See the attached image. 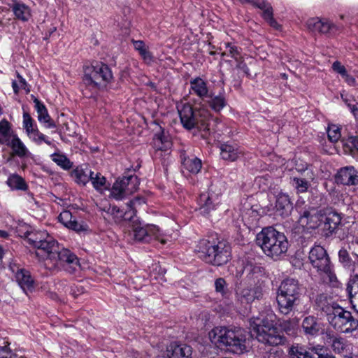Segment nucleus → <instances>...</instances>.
I'll use <instances>...</instances> for the list:
<instances>
[{
    "mask_svg": "<svg viewBox=\"0 0 358 358\" xmlns=\"http://www.w3.org/2000/svg\"><path fill=\"white\" fill-rule=\"evenodd\" d=\"M320 28V29L319 33L322 34H327L331 30H332L334 29H337V26L332 22L329 21L328 19L323 18V19H321Z\"/></svg>",
    "mask_w": 358,
    "mask_h": 358,
    "instance_id": "49530a36",
    "label": "nucleus"
},
{
    "mask_svg": "<svg viewBox=\"0 0 358 358\" xmlns=\"http://www.w3.org/2000/svg\"><path fill=\"white\" fill-rule=\"evenodd\" d=\"M238 301L243 304H248L252 302L256 296V292L249 287H240L236 292Z\"/></svg>",
    "mask_w": 358,
    "mask_h": 358,
    "instance_id": "7c9ffc66",
    "label": "nucleus"
},
{
    "mask_svg": "<svg viewBox=\"0 0 358 358\" xmlns=\"http://www.w3.org/2000/svg\"><path fill=\"white\" fill-rule=\"evenodd\" d=\"M266 20L268 21V22L270 24L271 26L275 29L279 28V24L277 23V22L273 19V12L269 13L268 11L266 13V16L264 17Z\"/></svg>",
    "mask_w": 358,
    "mask_h": 358,
    "instance_id": "bf43d9fd",
    "label": "nucleus"
},
{
    "mask_svg": "<svg viewBox=\"0 0 358 358\" xmlns=\"http://www.w3.org/2000/svg\"><path fill=\"white\" fill-rule=\"evenodd\" d=\"M45 266L52 271L63 269L69 273H73L80 267V263L75 254L68 249L59 247L56 255H54V258L45 262Z\"/></svg>",
    "mask_w": 358,
    "mask_h": 358,
    "instance_id": "9d476101",
    "label": "nucleus"
},
{
    "mask_svg": "<svg viewBox=\"0 0 358 358\" xmlns=\"http://www.w3.org/2000/svg\"><path fill=\"white\" fill-rule=\"evenodd\" d=\"M137 201H138V199L130 201L127 204L128 210H126L124 214L117 206H112L108 209V210L114 216L115 222H120L122 220L130 221L135 217L136 213L133 206Z\"/></svg>",
    "mask_w": 358,
    "mask_h": 358,
    "instance_id": "6ab92c4d",
    "label": "nucleus"
},
{
    "mask_svg": "<svg viewBox=\"0 0 358 358\" xmlns=\"http://www.w3.org/2000/svg\"><path fill=\"white\" fill-rule=\"evenodd\" d=\"M208 97L210 99L208 101V102L210 107L216 112L220 111L227 105L225 97L222 94H219L215 96H211L209 95Z\"/></svg>",
    "mask_w": 358,
    "mask_h": 358,
    "instance_id": "e433bc0d",
    "label": "nucleus"
},
{
    "mask_svg": "<svg viewBox=\"0 0 358 358\" xmlns=\"http://www.w3.org/2000/svg\"><path fill=\"white\" fill-rule=\"evenodd\" d=\"M329 139L332 142H336L341 138L340 128L336 125H331L329 127L328 131Z\"/></svg>",
    "mask_w": 358,
    "mask_h": 358,
    "instance_id": "8fccbe9b",
    "label": "nucleus"
},
{
    "mask_svg": "<svg viewBox=\"0 0 358 358\" xmlns=\"http://www.w3.org/2000/svg\"><path fill=\"white\" fill-rule=\"evenodd\" d=\"M215 288L217 293L221 294L222 296H226L228 292L227 285L225 280L222 278H219L215 281Z\"/></svg>",
    "mask_w": 358,
    "mask_h": 358,
    "instance_id": "a18cd8bd",
    "label": "nucleus"
},
{
    "mask_svg": "<svg viewBox=\"0 0 358 358\" xmlns=\"http://www.w3.org/2000/svg\"><path fill=\"white\" fill-rule=\"evenodd\" d=\"M12 136L9 122L6 120L0 121V144H6Z\"/></svg>",
    "mask_w": 358,
    "mask_h": 358,
    "instance_id": "4c0bfd02",
    "label": "nucleus"
},
{
    "mask_svg": "<svg viewBox=\"0 0 358 358\" xmlns=\"http://www.w3.org/2000/svg\"><path fill=\"white\" fill-rule=\"evenodd\" d=\"M15 19L22 22H27L31 17V8L25 3L18 0H12L9 4Z\"/></svg>",
    "mask_w": 358,
    "mask_h": 358,
    "instance_id": "dca6fc26",
    "label": "nucleus"
},
{
    "mask_svg": "<svg viewBox=\"0 0 358 358\" xmlns=\"http://www.w3.org/2000/svg\"><path fill=\"white\" fill-rule=\"evenodd\" d=\"M302 287L294 278L284 280L278 287L276 296L278 310L288 315L298 306L302 295Z\"/></svg>",
    "mask_w": 358,
    "mask_h": 358,
    "instance_id": "423d86ee",
    "label": "nucleus"
},
{
    "mask_svg": "<svg viewBox=\"0 0 358 358\" xmlns=\"http://www.w3.org/2000/svg\"><path fill=\"white\" fill-rule=\"evenodd\" d=\"M212 341L219 346H226L229 351L242 354L247 350L248 334L243 329H229L225 327H215L210 333Z\"/></svg>",
    "mask_w": 358,
    "mask_h": 358,
    "instance_id": "f03ea898",
    "label": "nucleus"
},
{
    "mask_svg": "<svg viewBox=\"0 0 358 358\" xmlns=\"http://www.w3.org/2000/svg\"><path fill=\"white\" fill-rule=\"evenodd\" d=\"M51 159L58 166L65 170L70 169L72 166V163L64 155L55 153L51 155Z\"/></svg>",
    "mask_w": 358,
    "mask_h": 358,
    "instance_id": "79ce46f5",
    "label": "nucleus"
},
{
    "mask_svg": "<svg viewBox=\"0 0 358 358\" xmlns=\"http://www.w3.org/2000/svg\"><path fill=\"white\" fill-rule=\"evenodd\" d=\"M302 328L306 334L315 336L319 333L320 325L315 317L308 316L303 320Z\"/></svg>",
    "mask_w": 358,
    "mask_h": 358,
    "instance_id": "bb28decb",
    "label": "nucleus"
},
{
    "mask_svg": "<svg viewBox=\"0 0 358 358\" xmlns=\"http://www.w3.org/2000/svg\"><path fill=\"white\" fill-rule=\"evenodd\" d=\"M346 291L348 292L350 303L353 309L358 313V276H355L350 279L347 285Z\"/></svg>",
    "mask_w": 358,
    "mask_h": 358,
    "instance_id": "393cba45",
    "label": "nucleus"
},
{
    "mask_svg": "<svg viewBox=\"0 0 358 358\" xmlns=\"http://www.w3.org/2000/svg\"><path fill=\"white\" fill-rule=\"evenodd\" d=\"M289 355L291 358H313L310 352L299 345L292 346L289 350Z\"/></svg>",
    "mask_w": 358,
    "mask_h": 358,
    "instance_id": "a19ab883",
    "label": "nucleus"
},
{
    "mask_svg": "<svg viewBox=\"0 0 358 358\" xmlns=\"http://www.w3.org/2000/svg\"><path fill=\"white\" fill-rule=\"evenodd\" d=\"M12 87H13V91H14V92L15 94H17L19 90H20V89H21L20 85H19V83H17L16 81H13V82Z\"/></svg>",
    "mask_w": 358,
    "mask_h": 358,
    "instance_id": "338daca9",
    "label": "nucleus"
},
{
    "mask_svg": "<svg viewBox=\"0 0 358 358\" xmlns=\"http://www.w3.org/2000/svg\"><path fill=\"white\" fill-rule=\"evenodd\" d=\"M6 145L11 148L14 155L20 158L27 156L29 153V150L25 145L16 135H13L12 138Z\"/></svg>",
    "mask_w": 358,
    "mask_h": 358,
    "instance_id": "b1692460",
    "label": "nucleus"
},
{
    "mask_svg": "<svg viewBox=\"0 0 358 358\" xmlns=\"http://www.w3.org/2000/svg\"><path fill=\"white\" fill-rule=\"evenodd\" d=\"M240 153L236 145L222 144L220 146V155L224 160L234 162L238 159Z\"/></svg>",
    "mask_w": 358,
    "mask_h": 358,
    "instance_id": "c85d7f7f",
    "label": "nucleus"
},
{
    "mask_svg": "<svg viewBox=\"0 0 358 358\" xmlns=\"http://www.w3.org/2000/svg\"><path fill=\"white\" fill-rule=\"evenodd\" d=\"M120 181L124 187V191L127 195H130L135 192L139 185V181L136 176L131 175L127 177H123Z\"/></svg>",
    "mask_w": 358,
    "mask_h": 358,
    "instance_id": "2f4dec72",
    "label": "nucleus"
},
{
    "mask_svg": "<svg viewBox=\"0 0 358 358\" xmlns=\"http://www.w3.org/2000/svg\"><path fill=\"white\" fill-rule=\"evenodd\" d=\"M196 251L203 261L217 266L226 264L231 257L230 245L224 241L201 240Z\"/></svg>",
    "mask_w": 358,
    "mask_h": 358,
    "instance_id": "20e7f679",
    "label": "nucleus"
},
{
    "mask_svg": "<svg viewBox=\"0 0 358 358\" xmlns=\"http://www.w3.org/2000/svg\"><path fill=\"white\" fill-rule=\"evenodd\" d=\"M236 67L239 69H241L245 74H249V69L247 66L246 64L244 63L243 62H239L237 64Z\"/></svg>",
    "mask_w": 358,
    "mask_h": 358,
    "instance_id": "e2e57ef3",
    "label": "nucleus"
},
{
    "mask_svg": "<svg viewBox=\"0 0 358 358\" xmlns=\"http://www.w3.org/2000/svg\"><path fill=\"white\" fill-rule=\"evenodd\" d=\"M332 69L335 72L338 73L341 76H343L347 72L345 67L338 61H336L333 63Z\"/></svg>",
    "mask_w": 358,
    "mask_h": 358,
    "instance_id": "6e6d98bb",
    "label": "nucleus"
},
{
    "mask_svg": "<svg viewBox=\"0 0 358 358\" xmlns=\"http://www.w3.org/2000/svg\"><path fill=\"white\" fill-rule=\"evenodd\" d=\"M113 79V73L109 66L99 63L86 66L84 69L83 83L94 88L105 87Z\"/></svg>",
    "mask_w": 358,
    "mask_h": 358,
    "instance_id": "9b49d317",
    "label": "nucleus"
},
{
    "mask_svg": "<svg viewBox=\"0 0 358 358\" xmlns=\"http://www.w3.org/2000/svg\"><path fill=\"white\" fill-rule=\"evenodd\" d=\"M110 195L116 200L122 199L125 196H128L124 191V187H123L120 180H117L113 184L110 191Z\"/></svg>",
    "mask_w": 358,
    "mask_h": 358,
    "instance_id": "58836bf2",
    "label": "nucleus"
},
{
    "mask_svg": "<svg viewBox=\"0 0 358 358\" xmlns=\"http://www.w3.org/2000/svg\"><path fill=\"white\" fill-rule=\"evenodd\" d=\"M292 210V203L288 195L285 194H279L277 196L275 202V210L278 215L282 217L288 216Z\"/></svg>",
    "mask_w": 358,
    "mask_h": 358,
    "instance_id": "aec40b11",
    "label": "nucleus"
},
{
    "mask_svg": "<svg viewBox=\"0 0 358 358\" xmlns=\"http://www.w3.org/2000/svg\"><path fill=\"white\" fill-rule=\"evenodd\" d=\"M182 164L183 169L188 172L196 174L198 173L201 169V162L199 159L195 157H182Z\"/></svg>",
    "mask_w": 358,
    "mask_h": 358,
    "instance_id": "cd10ccee",
    "label": "nucleus"
},
{
    "mask_svg": "<svg viewBox=\"0 0 358 358\" xmlns=\"http://www.w3.org/2000/svg\"><path fill=\"white\" fill-rule=\"evenodd\" d=\"M321 19L319 17H313L308 20L306 22L307 28L312 32H320Z\"/></svg>",
    "mask_w": 358,
    "mask_h": 358,
    "instance_id": "864d4df0",
    "label": "nucleus"
},
{
    "mask_svg": "<svg viewBox=\"0 0 358 358\" xmlns=\"http://www.w3.org/2000/svg\"><path fill=\"white\" fill-rule=\"evenodd\" d=\"M342 78L344 79L345 82L350 86L355 87L358 85L356 79L352 76L348 74V72H346L342 76Z\"/></svg>",
    "mask_w": 358,
    "mask_h": 358,
    "instance_id": "4d7b16f0",
    "label": "nucleus"
},
{
    "mask_svg": "<svg viewBox=\"0 0 358 358\" xmlns=\"http://www.w3.org/2000/svg\"><path fill=\"white\" fill-rule=\"evenodd\" d=\"M337 183L345 185H355L358 184V175L357 171L352 166L342 168L336 174Z\"/></svg>",
    "mask_w": 358,
    "mask_h": 358,
    "instance_id": "4468645a",
    "label": "nucleus"
},
{
    "mask_svg": "<svg viewBox=\"0 0 358 358\" xmlns=\"http://www.w3.org/2000/svg\"><path fill=\"white\" fill-rule=\"evenodd\" d=\"M250 328L259 342L270 345H278L284 342L281 331L275 327L273 321L267 316L251 318Z\"/></svg>",
    "mask_w": 358,
    "mask_h": 358,
    "instance_id": "0eeeda50",
    "label": "nucleus"
},
{
    "mask_svg": "<svg viewBox=\"0 0 358 358\" xmlns=\"http://www.w3.org/2000/svg\"><path fill=\"white\" fill-rule=\"evenodd\" d=\"M190 92L201 99L209 96V90L207 82L200 77L192 78L189 81Z\"/></svg>",
    "mask_w": 358,
    "mask_h": 358,
    "instance_id": "a211bd4d",
    "label": "nucleus"
},
{
    "mask_svg": "<svg viewBox=\"0 0 358 358\" xmlns=\"http://www.w3.org/2000/svg\"><path fill=\"white\" fill-rule=\"evenodd\" d=\"M344 101H345L350 108L351 112L353 113L354 116L356 118H358V101L355 103H348V101L346 99H343Z\"/></svg>",
    "mask_w": 358,
    "mask_h": 358,
    "instance_id": "052dcab7",
    "label": "nucleus"
},
{
    "mask_svg": "<svg viewBox=\"0 0 358 358\" xmlns=\"http://www.w3.org/2000/svg\"><path fill=\"white\" fill-rule=\"evenodd\" d=\"M74 218L75 217H73L69 210H64L58 216L59 221L66 227H68Z\"/></svg>",
    "mask_w": 358,
    "mask_h": 358,
    "instance_id": "603ef678",
    "label": "nucleus"
},
{
    "mask_svg": "<svg viewBox=\"0 0 358 358\" xmlns=\"http://www.w3.org/2000/svg\"><path fill=\"white\" fill-rule=\"evenodd\" d=\"M192 348L186 344L172 343L167 348L169 358H192Z\"/></svg>",
    "mask_w": 358,
    "mask_h": 358,
    "instance_id": "2eb2a0df",
    "label": "nucleus"
},
{
    "mask_svg": "<svg viewBox=\"0 0 358 358\" xmlns=\"http://www.w3.org/2000/svg\"><path fill=\"white\" fill-rule=\"evenodd\" d=\"M177 108L180 122L187 130L197 129L199 131H209L211 123L215 121L210 117L209 110L203 106L193 108L189 103H180Z\"/></svg>",
    "mask_w": 358,
    "mask_h": 358,
    "instance_id": "f257e3e1",
    "label": "nucleus"
},
{
    "mask_svg": "<svg viewBox=\"0 0 358 358\" xmlns=\"http://www.w3.org/2000/svg\"><path fill=\"white\" fill-rule=\"evenodd\" d=\"M131 230L128 233L129 241L141 243H150L154 240L164 244L166 241L162 238L158 227L154 224L142 225L135 216L130 220Z\"/></svg>",
    "mask_w": 358,
    "mask_h": 358,
    "instance_id": "1a4fd4ad",
    "label": "nucleus"
},
{
    "mask_svg": "<svg viewBox=\"0 0 358 358\" xmlns=\"http://www.w3.org/2000/svg\"><path fill=\"white\" fill-rule=\"evenodd\" d=\"M352 143L354 148L358 151V136L355 137L352 139Z\"/></svg>",
    "mask_w": 358,
    "mask_h": 358,
    "instance_id": "774afa93",
    "label": "nucleus"
},
{
    "mask_svg": "<svg viewBox=\"0 0 358 358\" xmlns=\"http://www.w3.org/2000/svg\"><path fill=\"white\" fill-rule=\"evenodd\" d=\"M225 45V51L223 52L224 55H230L232 58L235 59L236 60H238V58L241 57V48L238 46L230 43H224Z\"/></svg>",
    "mask_w": 358,
    "mask_h": 358,
    "instance_id": "c03bdc74",
    "label": "nucleus"
},
{
    "mask_svg": "<svg viewBox=\"0 0 358 358\" xmlns=\"http://www.w3.org/2000/svg\"><path fill=\"white\" fill-rule=\"evenodd\" d=\"M249 3H251L254 6H255L258 7L259 8L263 10H264V13H263V17H264L266 16V13L268 11L269 13H272L273 12V9H272L271 6L268 3H267L266 1H265L264 0H257V1H250V0Z\"/></svg>",
    "mask_w": 358,
    "mask_h": 358,
    "instance_id": "3c124183",
    "label": "nucleus"
},
{
    "mask_svg": "<svg viewBox=\"0 0 358 358\" xmlns=\"http://www.w3.org/2000/svg\"><path fill=\"white\" fill-rule=\"evenodd\" d=\"M49 236L50 235L45 231L27 232L26 234V241L34 248H36L38 245L45 241V239Z\"/></svg>",
    "mask_w": 358,
    "mask_h": 358,
    "instance_id": "c756f323",
    "label": "nucleus"
},
{
    "mask_svg": "<svg viewBox=\"0 0 358 358\" xmlns=\"http://www.w3.org/2000/svg\"><path fill=\"white\" fill-rule=\"evenodd\" d=\"M320 215L316 213H311L309 211H305L299 219V222L303 226L309 229L317 228L320 224Z\"/></svg>",
    "mask_w": 358,
    "mask_h": 358,
    "instance_id": "a878e982",
    "label": "nucleus"
},
{
    "mask_svg": "<svg viewBox=\"0 0 358 358\" xmlns=\"http://www.w3.org/2000/svg\"><path fill=\"white\" fill-rule=\"evenodd\" d=\"M17 78L20 88L24 90L27 93H29L30 90L28 87L26 80L19 73H17Z\"/></svg>",
    "mask_w": 358,
    "mask_h": 358,
    "instance_id": "680f3d73",
    "label": "nucleus"
},
{
    "mask_svg": "<svg viewBox=\"0 0 358 358\" xmlns=\"http://www.w3.org/2000/svg\"><path fill=\"white\" fill-rule=\"evenodd\" d=\"M93 171L89 169H76L74 171V177L76 182L85 185L92 178Z\"/></svg>",
    "mask_w": 358,
    "mask_h": 358,
    "instance_id": "c9c22d12",
    "label": "nucleus"
},
{
    "mask_svg": "<svg viewBox=\"0 0 358 358\" xmlns=\"http://www.w3.org/2000/svg\"><path fill=\"white\" fill-rule=\"evenodd\" d=\"M67 228L76 231H86L87 229V226L83 222H78L75 217Z\"/></svg>",
    "mask_w": 358,
    "mask_h": 358,
    "instance_id": "5fc2aeb1",
    "label": "nucleus"
},
{
    "mask_svg": "<svg viewBox=\"0 0 358 358\" xmlns=\"http://www.w3.org/2000/svg\"><path fill=\"white\" fill-rule=\"evenodd\" d=\"M15 278L18 285L24 292L31 291L34 289V281L29 271L17 268Z\"/></svg>",
    "mask_w": 358,
    "mask_h": 358,
    "instance_id": "f3484780",
    "label": "nucleus"
},
{
    "mask_svg": "<svg viewBox=\"0 0 358 358\" xmlns=\"http://www.w3.org/2000/svg\"><path fill=\"white\" fill-rule=\"evenodd\" d=\"M37 129L38 128L37 127H34V124H33V125H31V127H29V129H28V127H27L24 129L26 130V133L28 135V136H30L34 133L35 129Z\"/></svg>",
    "mask_w": 358,
    "mask_h": 358,
    "instance_id": "69168bd1",
    "label": "nucleus"
},
{
    "mask_svg": "<svg viewBox=\"0 0 358 358\" xmlns=\"http://www.w3.org/2000/svg\"><path fill=\"white\" fill-rule=\"evenodd\" d=\"M34 124V120L31 118L30 115L28 113H23V127L24 128L31 127V125Z\"/></svg>",
    "mask_w": 358,
    "mask_h": 358,
    "instance_id": "13d9d810",
    "label": "nucleus"
},
{
    "mask_svg": "<svg viewBox=\"0 0 358 358\" xmlns=\"http://www.w3.org/2000/svg\"><path fill=\"white\" fill-rule=\"evenodd\" d=\"M331 348L335 352L343 354L344 355L350 353L351 345L344 338H334L332 339Z\"/></svg>",
    "mask_w": 358,
    "mask_h": 358,
    "instance_id": "473e14b6",
    "label": "nucleus"
},
{
    "mask_svg": "<svg viewBox=\"0 0 358 358\" xmlns=\"http://www.w3.org/2000/svg\"><path fill=\"white\" fill-rule=\"evenodd\" d=\"M309 262L323 282L334 287L339 286L334 266L326 250L320 245L313 247L308 255Z\"/></svg>",
    "mask_w": 358,
    "mask_h": 358,
    "instance_id": "39448f33",
    "label": "nucleus"
},
{
    "mask_svg": "<svg viewBox=\"0 0 358 358\" xmlns=\"http://www.w3.org/2000/svg\"><path fill=\"white\" fill-rule=\"evenodd\" d=\"M29 137L38 145L41 144L42 142H45L48 145H51V142L48 141L45 136L40 132L38 129H35L34 133Z\"/></svg>",
    "mask_w": 358,
    "mask_h": 358,
    "instance_id": "09e8293b",
    "label": "nucleus"
},
{
    "mask_svg": "<svg viewBox=\"0 0 358 358\" xmlns=\"http://www.w3.org/2000/svg\"><path fill=\"white\" fill-rule=\"evenodd\" d=\"M339 261L344 267L348 269H354L355 264L350 258L348 252L345 249H341L338 252Z\"/></svg>",
    "mask_w": 358,
    "mask_h": 358,
    "instance_id": "37998d69",
    "label": "nucleus"
},
{
    "mask_svg": "<svg viewBox=\"0 0 358 358\" xmlns=\"http://www.w3.org/2000/svg\"><path fill=\"white\" fill-rule=\"evenodd\" d=\"M133 44L135 50H136L143 59L147 64H150L153 62V57L150 51L148 50V48L142 41H133Z\"/></svg>",
    "mask_w": 358,
    "mask_h": 358,
    "instance_id": "f704fd0d",
    "label": "nucleus"
},
{
    "mask_svg": "<svg viewBox=\"0 0 358 358\" xmlns=\"http://www.w3.org/2000/svg\"><path fill=\"white\" fill-rule=\"evenodd\" d=\"M315 174L311 169H306L301 173L299 177H294L293 185L298 193L306 192L311 185V182L315 179Z\"/></svg>",
    "mask_w": 358,
    "mask_h": 358,
    "instance_id": "ddd939ff",
    "label": "nucleus"
},
{
    "mask_svg": "<svg viewBox=\"0 0 358 358\" xmlns=\"http://www.w3.org/2000/svg\"><path fill=\"white\" fill-rule=\"evenodd\" d=\"M93 187L96 190H102L106 188V179L100 173L93 172L90 180Z\"/></svg>",
    "mask_w": 358,
    "mask_h": 358,
    "instance_id": "ea45409f",
    "label": "nucleus"
},
{
    "mask_svg": "<svg viewBox=\"0 0 358 358\" xmlns=\"http://www.w3.org/2000/svg\"><path fill=\"white\" fill-rule=\"evenodd\" d=\"M198 205L199 206L198 210L204 216L208 215L215 208V204L213 201V198L208 193H202L200 194L198 200Z\"/></svg>",
    "mask_w": 358,
    "mask_h": 358,
    "instance_id": "5701e85b",
    "label": "nucleus"
},
{
    "mask_svg": "<svg viewBox=\"0 0 358 358\" xmlns=\"http://www.w3.org/2000/svg\"><path fill=\"white\" fill-rule=\"evenodd\" d=\"M0 358H25L23 356H20L16 353H13L6 342H3V345L0 346Z\"/></svg>",
    "mask_w": 358,
    "mask_h": 358,
    "instance_id": "de8ad7c7",
    "label": "nucleus"
},
{
    "mask_svg": "<svg viewBox=\"0 0 358 358\" xmlns=\"http://www.w3.org/2000/svg\"><path fill=\"white\" fill-rule=\"evenodd\" d=\"M59 247L58 243L50 235L36 248L37 250L36 255L45 257V262H48V260L54 258Z\"/></svg>",
    "mask_w": 358,
    "mask_h": 358,
    "instance_id": "f8f14e48",
    "label": "nucleus"
},
{
    "mask_svg": "<svg viewBox=\"0 0 358 358\" xmlns=\"http://www.w3.org/2000/svg\"><path fill=\"white\" fill-rule=\"evenodd\" d=\"M341 217L336 212H329L325 217L323 229L326 236L331 235L341 224Z\"/></svg>",
    "mask_w": 358,
    "mask_h": 358,
    "instance_id": "412c9836",
    "label": "nucleus"
},
{
    "mask_svg": "<svg viewBox=\"0 0 358 358\" xmlns=\"http://www.w3.org/2000/svg\"><path fill=\"white\" fill-rule=\"evenodd\" d=\"M256 241L264 254L274 259L285 255L288 250L289 243L286 236L273 227L263 229L257 234Z\"/></svg>",
    "mask_w": 358,
    "mask_h": 358,
    "instance_id": "7ed1b4c3",
    "label": "nucleus"
},
{
    "mask_svg": "<svg viewBox=\"0 0 358 358\" xmlns=\"http://www.w3.org/2000/svg\"><path fill=\"white\" fill-rule=\"evenodd\" d=\"M322 310L326 313L329 324L337 331L350 333L357 329L358 320L355 319L351 313L340 306H324Z\"/></svg>",
    "mask_w": 358,
    "mask_h": 358,
    "instance_id": "6e6552de",
    "label": "nucleus"
},
{
    "mask_svg": "<svg viewBox=\"0 0 358 358\" xmlns=\"http://www.w3.org/2000/svg\"><path fill=\"white\" fill-rule=\"evenodd\" d=\"M6 183L12 189L26 190L27 189V185L24 180L17 174L10 175Z\"/></svg>",
    "mask_w": 358,
    "mask_h": 358,
    "instance_id": "72a5a7b5",
    "label": "nucleus"
},
{
    "mask_svg": "<svg viewBox=\"0 0 358 358\" xmlns=\"http://www.w3.org/2000/svg\"><path fill=\"white\" fill-rule=\"evenodd\" d=\"M250 215L252 217H254L255 220H257V216H258V213L257 212L256 210H254L252 208H251L250 210H248L245 214V217H246V215Z\"/></svg>",
    "mask_w": 358,
    "mask_h": 358,
    "instance_id": "0e129e2a",
    "label": "nucleus"
},
{
    "mask_svg": "<svg viewBox=\"0 0 358 358\" xmlns=\"http://www.w3.org/2000/svg\"><path fill=\"white\" fill-rule=\"evenodd\" d=\"M34 103L35 108L38 113V121L41 123H43L45 127L47 128H55L56 125L48 115L45 105L37 99H34Z\"/></svg>",
    "mask_w": 358,
    "mask_h": 358,
    "instance_id": "4be33fe9",
    "label": "nucleus"
}]
</instances>
